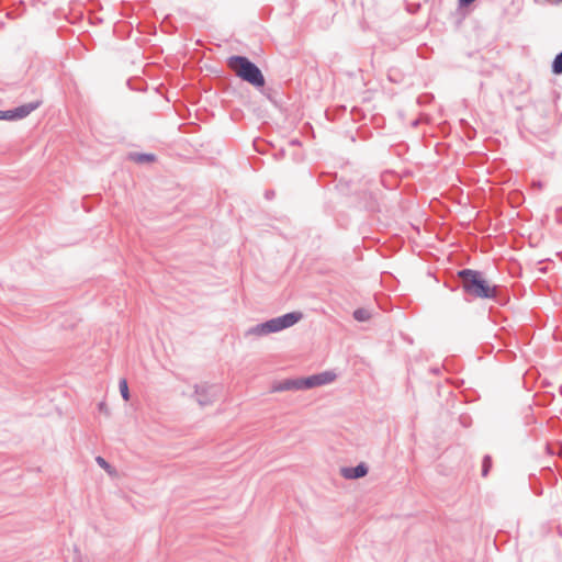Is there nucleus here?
<instances>
[{
    "mask_svg": "<svg viewBox=\"0 0 562 562\" xmlns=\"http://www.w3.org/2000/svg\"><path fill=\"white\" fill-rule=\"evenodd\" d=\"M290 390H301V378L300 379H286L280 382H276L271 386L272 392H283Z\"/></svg>",
    "mask_w": 562,
    "mask_h": 562,
    "instance_id": "8",
    "label": "nucleus"
},
{
    "mask_svg": "<svg viewBox=\"0 0 562 562\" xmlns=\"http://www.w3.org/2000/svg\"><path fill=\"white\" fill-rule=\"evenodd\" d=\"M458 276L462 281V289L468 295L477 299H494L496 296L497 288L490 284L482 272L463 269L458 272Z\"/></svg>",
    "mask_w": 562,
    "mask_h": 562,
    "instance_id": "1",
    "label": "nucleus"
},
{
    "mask_svg": "<svg viewBox=\"0 0 562 562\" xmlns=\"http://www.w3.org/2000/svg\"><path fill=\"white\" fill-rule=\"evenodd\" d=\"M336 376V373L331 371H324L306 378H301V390H308L329 384L335 381Z\"/></svg>",
    "mask_w": 562,
    "mask_h": 562,
    "instance_id": "4",
    "label": "nucleus"
},
{
    "mask_svg": "<svg viewBox=\"0 0 562 562\" xmlns=\"http://www.w3.org/2000/svg\"><path fill=\"white\" fill-rule=\"evenodd\" d=\"M353 317L359 322H366L370 318V312L366 308H358L353 312Z\"/></svg>",
    "mask_w": 562,
    "mask_h": 562,
    "instance_id": "10",
    "label": "nucleus"
},
{
    "mask_svg": "<svg viewBox=\"0 0 562 562\" xmlns=\"http://www.w3.org/2000/svg\"><path fill=\"white\" fill-rule=\"evenodd\" d=\"M553 74H562V52L558 54L552 64Z\"/></svg>",
    "mask_w": 562,
    "mask_h": 562,
    "instance_id": "12",
    "label": "nucleus"
},
{
    "mask_svg": "<svg viewBox=\"0 0 562 562\" xmlns=\"http://www.w3.org/2000/svg\"><path fill=\"white\" fill-rule=\"evenodd\" d=\"M490 468H491V458L488 456H485L483 459V467H482V475L483 476L487 475Z\"/></svg>",
    "mask_w": 562,
    "mask_h": 562,
    "instance_id": "14",
    "label": "nucleus"
},
{
    "mask_svg": "<svg viewBox=\"0 0 562 562\" xmlns=\"http://www.w3.org/2000/svg\"><path fill=\"white\" fill-rule=\"evenodd\" d=\"M368 471L369 469L366 463H359L357 467L342 468L340 473L346 480H355L366 476Z\"/></svg>",
    "mask_w": 562,
    "mask_h": 562,
    "instance_id": "7",
    "label": "nucleus"
},
{
    "mask_svg": "<svg viewBox=\"0 0 562 562\" xmlns=\"http://www.w3.org/2000/svg\"><path fill=\"white\" fill-rule=\"evenodd\" d=\"M119 389H120V393H121L122 397L125 401H128L130 400V391H128L127 381L125 379L120 380Z\"/></svg>",
    "mask_w": 562,
    "mask_h": 562,
    "instance_id": "11",
    "label": "nucleus"
},
{
    "mask_svg": "<svg viewBox=\"0 0 562 562\" xmlns=\"http://www.w3.org/2000/svg\"><path fill=\"white\" fill-rule=\"evenodd\" d=\"M37 106H38L37 102L23 104L13 110L4 111V114H5L4 117H5V120H20V119L26 117Z\"/></svg>",
    "mask_w": 562,
    "mask_h": 562,
    "instance_id": "6",
    "label": "nucleus"
},
{
    "mask_svg": "<svg viewBox=\"0 0 562 562\" xmlns=\"http://www.w3.org/2000/svg\"><path fill=\"white\" fill-rule=\"evenodd\" d=\"M134 158L137 162H150L155 160V156L151 154H138Z\"/></svg>",
    "mask_w": 562,
    "mask_h": 562,
    "instance_id": "13",
    "label": "nucleus"
},
{
    "mask_svg": "<svg viewBox=\"0 0 562 562\" xmlns=\"http://www.w3.org/2000/svg\"><path fill=\"white\" fill-rule=\"evenodd\" d=\"M474 0H459V2L461 4H470L471 2H473Z\"/></svg>",
    "mask_w": 562,
    "mask_h": 562,
    "instance_id": "15",
    "label": "nucleus"
},
{
    "mask_svg": "<svg viewBox=\"0 0 562 562\" xmlns=\"http://www.w3.org/2000/svg\"><path fill=\"white\" fill-rule=\"evenodd\" d=\"M194 394L200 406H207L212 404L216 397V387L210 385H196Z\"/></svg>",
    "mask_w": 562,
    "mask_h": 562,
    "instance_id": "5",
    "label": "nucleus"
},
{
    "mask_svg": "<svg viewBox=\"0 0 562 562\" xmlns=\"http://www.w3.org/2000/svg\"><path fill=\"white\" fill-rule=\"evenodd\" d=\"M228 66L239 78L249 82L254 87L259 88L265 86V77L261 70L248 58L243 56H232L228 59Z\"/></svg>",
    "mask_w": 562,
    "mask_h": 562,
    "instance_id": "2",
    "label": "nucleus"
},
{
    "mask_svg": "<svg viewBox=\"0 0 562 562\" xmlns=\"http://www.w3.org/2000/svg\"><path fill=\"white\" fill-rule=\"evenodd\" d=\"M4 115V111H0V120H5Z\"/></svg>",
    "mask_w": 562,
    "mask_h": 562,
    "instance_id": "16",
    "label": "nucleus"
},
{
    "mask_svg": "<svg viewBox=\"0 0 562 562\" xmlns=\"http://www.w3.org/2000/svg\"><path fill=\"white\" fill-rule=\"evenodd\" d=\"M95 462L104 470L108 472L109 475L111 476H115L116 475V470L102 457H97L95 458Z\"/></svg>",
    "mask_w": 562,
    "mask_h": 562,
    "instance_id": "9",
    "label": "nucleus"
},
{
    "mask_svg": "<svg viewBox=\"0 0 562 562\" xmlns=\"http://www.w3.org/2000/svg\"><path fill=\"white\" fill-rule=\"evenodd\" d=\"M302 318V313L291 312L282 316L271 318L265 323L258 324L246 331L247 336H266L272 333L281 331L295 325Z\"/></svg>",
    "mask_w": 562,
    "mask_h": 562,
    "instance_id": "3",
    "label": "nucleus"
}]
</instances>
